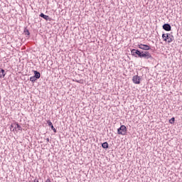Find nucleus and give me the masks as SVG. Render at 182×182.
I'll return each mask as SVG.
<instances>
[{
    "label": "nucleus",
    "instance_id": "obj_1",
    "mask_svg": "<svg viewBox=\"0 0 182 182\" xmlns=\"http://www.w3.org/2000/svg\"><path fill=\"white\" fill-rule=\"evenodd\" d=\"M162 39H164V42H167L168 43H171L173 41H174V36L172 35L170 36V33L162 34Z\"/></svg>",
    "mask_w": 182,
    "mask_h": 182
},
{
    "label": "nucleus",
    "instance_id": "obj_2",
    "mask_svg": "<svg viewBox=\"0 0 182 182\" xmlns=\"http://www.w3.org/2000/svg\"><path fill=\"white\" fill-rule=\"evenodd\" d=\"M127 133V128L124 125H122L118 129H117V134H121L122 136H126V134Z\"/></svg>",
    "mask_w": 182,
    "mask_h": 182
},
{
    "label": "nucleus",
    "instance_id": "obj_3",
    "mask_svg": "<svg viewBox=\"0 0 182 182\" xmlns=\"http://www.w3.org/2000/svg\"><path fill=\"white\" fill-rule=\"evenodd\" d=\"M137 47L139 49H142V50H150V47L148 45L143 44V43H139L137 45Z\"/></svg>",
    "mask_w": 182,
    "mask_h": 182
},
{
    "label": "nucleus",
    "instance_id": "obj_4",
    "mask_svg": "<svg viewBox=\"0 0 182 182\" xmlns=\"http://www.w3.org/2000/svg\"><path fill=\"white\" fill-rule=\"evenodd\" d=\"M141 58H144V59H151L153 58L151 54L149 51H142V55Z\"/></svg>",
    "mask_w": 182,
    "mask_h": 182
},
{
    "label": "nucleus",
    "instance_id": "obj_5",
    "mask_svg": "<svg viewBox=\"0 0 182 182\" xmlns=\"http://www.w3.org/2000/svg\"><path fill=\"white\" fill-rule=\"evenodd\" d=\"M141 80V78L139 75H134L132 77V82L134 83V85H140V82Z\"/></svg>",
    "mask_w": 182,
    "mask_h": 182
},
{
    "label": "nucleus",
    "instance_id": "obj_6",
    "mask_svg": "<svg viewBox=\"0 0 182 182\" xmlns=\"http://www.w3.org/2000/svg\"><path fill=\"white\" fill-rule=\"evenodd\" d=\"M162 28L163 29H164V31H166L167 32H170V31H171V26H170L169 23L164 24Z\"/></svg>",
    "mask_w": 182,
    "mask_h": 182
},
{
    "label": "nucleus",
    "instance_id": "obj_7",
    "mask_svg": "<svg viewBox=\"0 0 182 182\" xmlns=\"http://www.w3.org/2000/svg\"><path fill=\"white\" fill-rule=\"evenodd\" d=\"M6 76V73L5 72V70L0 68V79H4Z\"/></svg>",
    "mask_w": 182,
    "mask_h": 182
},
{
    "label": "nucleus",
    "instance_id": "obj_8",
    "mask_svg": "<svg viewBox=\"0 0 182 182\" xmlns=\"http://www.w3.org/2000/svg\"><path fill=\"white\" fill-rule=\"evenodd\" d=\"M47 124L51 128V130L54 132V133H56V129H55V127H53V124H52V122L50 120L47 121Z\"/></svg>",
    "mask_w": 182,
    "mask_h": 182
},
{
    "label": "nucleus",
    "instance_id": "obj_9",
    "mask_svg": "<svg viewBox=\"0 0 182 182\" xmlns=\"http://www.w3.org/2000/svg\"><path fill=\"white\" fill-rule=\"evenodd\" d=\"M40 16H41V18H43L46 21H50V17H49V16L45 15L43 13H41L40 14Z\"/></svg>",
    "mask_w": 182,
    "mask_h": 182
},
{
    "label": "nucleus",
    "instance_id": "obj_10",
    "mask_svg": "<svg viewBox=\"0 0 182 182\" xmlns=\"http://www.w3.org/2000/svg\"><path fill=\"white\" fill-rule=\"evenodd\" d=\"M34 77L37 78V79H40L41 78V73L34 70Z\"/></svg>",
    "mask_w": 182,
    "mask_h": 182
},
{
    "label": "nucleus",
    "instance_id": "obj_11",
    "mask_svg": "<svg viewBox=\"0 0 182 182\" xmlns=\"http://www.w3.org/2000/svg\"><path fill=\"white\" fill-rule=\"evenodd\" d=\"M14 126V130H22V127L19 124L16 123Z\"/></svg>",
    "mask_w": 182,
    "mask_h": 182
},
{
    "label": "nucleus",
    "instance_id": "obj_12",
    "mask_svg": "<svg viewBox=\"0 0 182 182\" xmlns=\"http://www.w3.org/2000/svg\"><path fill=\"white\" fill-rule=\"evenodd\" d=\"M131 53H132V56H134L135 58H137V50L132 49L131 50Z\"/></svg>",
    "mask_w": 182,
    "mask_h": 182
},
{
    "label": "nucleus",
    "instance_id": "obj_13",
    "mask_svg": "<svg viewBox=\"0 0 182 182\" xmlns=\"http://www.w3.org/2000/svg\"><path fill=\"white\" fill-rule=\"evenodd\" d=\"M102 149H109V144L107 143V141L102 143Z\"/></svg>",
    "mask_w": 182,
    "mask_h": 182
},
{
    "label": "nucleus",
    "instance_id": "obj_14",
    "mask_svg": "<svg viewBox=\"0 0 182 182\" xmlns=\"http://www.w3.org/2000/svg\"><path fill=\"white\" fill-rule=\"evenodd\" d=\"M36 80H38V79L36 77H35L34 75L30 77V81L32 82L33 83H35V82H36Z\"/></svg>",
    "mask_w": 182,
    "mask_h": 182
},
{
    "label": "nucleus",
    "instance_id": "obj_15",
    "mask_svg": "<svg viewBox=\"0 0 182 182\" xmlns=\"http://www.w3.org/2000/svg\"><path fill=\"white\" fill-rule=\"evenodd\" d=\"M142 53H143V51H140L137 50L136 57L138 56V58H141Z\"/></svg>",
    "mask_w": 182,
    "mask_h": 182
},
{
    "label": "nucleus",
    "instance_id": "obj_16",
    "mask_svg": "<svg viewBox=\"0 0 182 182\" xmlns=\"http://www.w3.org/2000/svg\"><path fill=\"white\" fill-rule=\"evenodd\" d=\"M175 120H176V119H174V117H172V118L169 120V123H171V124H174Z\"/></svg>",
    "mask_w": 182,
    "mask_h": 182
},
{
    "label": "nucleus",
    "instance_id": "obj_17",
    "mask_svg": "<svg viewBox=\"0 0 182 182\" xmlns=\"http://www.w3.org/2000/svg\"><path fill=\"white\" fill-rule=\"evenodd\" d=\"M15 129V125H14V124H11V125L10 130H11V132H15V129Z\"/></svg>",
    "mask_w": 182,
    "mask_h": 182
},
{
    "label": "nucleus",
    "instance_id": "obj_18",
    "mask_svg": "<svg viewBox=\"0 0 182 182\" xmlns=\"http://www.w3.org/2000/svg\"><path fill=\"white\" fill-rule=\"evenodd\" d=\"M24 33H26V35H31V33H29V30H28V29H25L24 30Z\"/></svg>",
    "mask_w": 182,
    "mask_h": 182
},
{
    "label": "nucleus",
    "instance_id": "obj_19",
    "mask_svg": "<svg viewBox=\"0 0 182 182\" xmlns=\"http://www.w3.org/2000/svg\"><path fill=\"white\" fill-rule=\"evenodd\" d=\"M46 182H52V181H50V178H48L46 179Z\"/></svg>",
    "mask_w": 182,
    "mask_h": 182
},
{
    "label": "nucleus",
    "instance_id": "obj_20",
    "mask_svg": "<svg viewBox=\"0 0 182 182\" xmlns=\"http://www.w3.org/2000/svg\"><path fill=\"white\" fill-rule=\"evenodd\" d=\"M46 141H47V143H49V138H46Z\"/></svg>",
    "mask_w": 182,
    "mask_h": 182
},
{
    "label": "nucleus",
    "instance_id": "obj_21",
    "mask_svg": "<svg viewBox=\"0 0 182 182\" xmlns=\"http://www.w3.org/2000/svg\"><path fill=\"white\" fill-rule=\"evenodd\" d=\"M34 181H35V182H39V181H38V180H35Z\"/></svg>",
    "mask_w": 182,
    "mask_h": 182
}]
</instances>
